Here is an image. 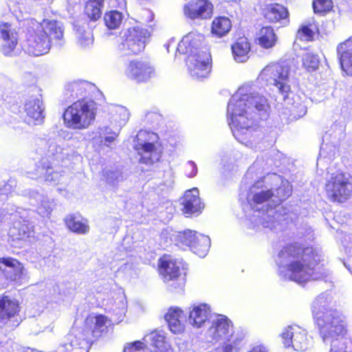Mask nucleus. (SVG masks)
Segmentation results:
<instances>
[{"instance_id":"obj_1","label":"nucleus","mask_w":352,"mask_h":352,"mask_svg":"<svg viewBox=\"0 0 352 352\" xmlns=\"http://www.w3.org/2000/svg\"><path fill=\"white\" fill-rule=\"evenodd\" d=\"M289 182L276 173L268 174L249 189L247 201L252 213L246 219L248 228L259 231L273 230L283 219L280 203L292 195Z\"/></svg>"},{"instance_id":"obj_2","label":"nucleus","mask_w":352,"mask_h":352,"mask_svg":"<svg viewBox=\"0 0 352 352\" xmlns=\"http://www.w3.org/2000/svg\"><path fill=\"white\" fill-rule=\"evenodd\" d=\"M268 109L267 99L251 85L239 87L230 100L227 111L234 138L247 146L256 147L262 137L256 122L267 117Z\"/></svg>"},{"instance_id":"obj_3","label":"nucleus","mask_w":352,"mask_h":352,"mask_svg":"<svg viewBox=\"0 0 352 352\" xmlns=\"http://www.w3.org/2000/svg\"><path fill=\"white\" fill-rule=\"evenodd\" d=\"M322 255L312 247L302 248L289 244L279 252L276 259L279 276L303 284L327 277L329 271L320 264Z\"/></svg>"},{"instance_id":"obj_4","label":"nucleus","mask_w":352,"mask_h":352,"mask_svg":"<svg viewBox=\"0 0 352 352\" xmlns=\"http://www.w3.org/2000/svg\"><path fill=\"white\" fill-rule=\"evenodd\" d=\"M332 298L323 293L314 300L311 307L312 314L319 327L320 333L324 334L326 337L332 330L342 332L345 327L343 316L332 309Z\"/></svg>"},{"instance_id":"obj_5","label":"nucleus","mask_w":352,"mask_h":352,"mask_svg":"<svg viewBox=\"0 0 352 352\" xmlns=\"http://www.w3.org/2000/svg\"><path fill=\"white\" fill-rule=\"evenodd\" d=\"M206 336L211 342H221L223 352H237L244 338L243 333L234 331L232 322L223 315H218L212 320Z\"/></svg>"},{"instance_id":"obj_6","label":"nucleus","mask_w":352,"mask_h":352,"mask_svg":"<svg viewBox=\"0 0 352 352\" xmlns=\"http://www.w3.org/2000/svg\"><path fill=\"white\" fill-rule=\"evenodd\" d=\"M97 112L98 105L93 100H78L65 109V125L74 130L87 129L94 123Z\"/></svg>"},{"instance_id":"obj_7","label":"nucleus","mask_w":352,"mask_h":352,"mask_svg":"<svg viewBox=\"0 0 352 352\" xmlns=\"http://www.w3.org/2000/svg\"><path fill=\"white\" fill-rule=\"evenodd\" d=\"M30 213V210L17 208L10 214L13 224L9 230L8 236L13 246L21 248L26 242L34 239L33 226L29 219Z\"/></svg>"},{"instance_id":"obj_8","label":"nucleus","mask_w":352,"mask_h":352,"mask_svg":"<svg viewBox=\"0 0 352 352\" xmlns=\"http://www.w3.org/2000/svg\"><path fill=\"white\" fill-rule=\"evenodd\" d=\"M186 263L181 258L164 255L159 261L160 273L166 283L173 282L170 286L175 291L182 290L186 274Z\"/></svg>"},{"instance_id":"obj_9","label":"nucleus","mask_w":352,"mask_h":352,"mask_svg":"<svg viewBox=\"0 0 352 352\" xmlns=\"http://www.w3.org/2000/svg\"><path fill=\"white\" fill-rule=\"evenodd\" d=\"M157 135L147 131H140L136 135L134 148L140 155V162L151 166L157 162L161 157V150L155 142Z\"/></svg>"},{"instance_id":"obj_10","label":"nucleus","mask_w":352,"mask_h":352,"mask_svg":"<svg viewBox=\"0 0 352 352\" xmlns=\"http://www.w3.org/2000/svg\"><path fill=\"white\" fill-rule=\"evenodd\" d=\"M259 79L276 87L284 100L290 91L289 67L286 64L274 63L266 66L261 72Z\"/></svg>"},{"instance_id":"obj_11","label":"nucleus","mask_w":352,"mask_h":352,"mask_svg":"<svg viewBox=\"0 0 352 352\" xmlns=\"http://www.w3.org/2000/svg\"><path fill=\"white\" fill-rule=\"evenodd\" d=\"M327 198L334 202L344 203L352 194V177L348 173H332L325 184Z\"/></svg>"},{"instance_id":"obj_12","label":"nucleus","mask_w":352,"mask_h":352,"mask_svg":"<svg viewBox=\"0 0 352 352\" xmlns=\"http://www.w3.org/2000/svg\"><path fill=\"white\" fill-rule=\"evenodd\" d=\"M122 73L127 80L136 83L146 82L156 76L155 69L150 62L138 58L127 61Z\"/></svg>"},{"instance_id":"obj_13","label":"nucleus","mask_w":352,"mask_h":352,"mask_svg":"<svg viewBox=\"0 0 352 352\" xmlns=\"http://www.w3.org/2000/svg\"><path fill=\"white\" fill-rule=\"evenodd\" d=\"M34 21L28 30L26 39L23 45L24 51L30 55L38 56L47 54L50 49V41L46 34L38 30Z\"/></svg>"},{"instance_id":"obj_14","label":"nucleus","mask_w":352,"mask_h":352,"mask_svg":"<svg viewBox=\"0 0 352 352\" xmlns=\"http://www.w3.org/2000/svg\"><path fill=\"white\" fill-rule=\"evenodd\" d=\"M285 347H292L296 351H305L312 345V338L307 331L298 325H290L285 328L281 333Z\"/></svg>"},{"instance_id":"obj_15","label":"nucleus","mask_w":352,"mask_h":352,"mask_svg":"<svg viewBox=\"0 0 352 352\" xmlns=\"http://www.w3.org/2000/svg\"><path fill=\"white\" fill-rule=\"evenodd\" d=\"M212 59L207 51L190 54L186 59L188 73L195 79H203L208 76L211 69Z\"/></svg>"},{"instance_id":"obj_16","label":"nucleus","mask_w":352,"mask_h":352,"mask_svg":"<svg viewBox=\"0 0 352 352\" xmlns=\"http://www.w3.org/2000/svg\"><path fill=\"white\" fill-rule=\"evenodd\" d=\"M345 125L342 123H334L326 133L322 139L320 151V157L331 158L336 153L337 148L345 137Z\"/></svg>"},{"instance_id":"obj_17","label":"nucleus","mask_w":352,"mask_h":352,"mask_svg":"<svg viewBox=\"0 0 352 352\" xmlns=\"http://www.w3.org/2000/svg\"><path fill=\"white\" fill-rule=\"evenodd\" d=\"M186 19L199 21L210 19L213 13V5L208 0H191L183 6Z\"/></svg>"},{"instance_id":"obj_18","label":"nucleus","mask_w":352,"mask_h":352,"mask_svg":"<svg viewBox=\"0 0 352 352\" xmlns=\"http://www.w3.org/2000/svg\"><path fill=\"white\" fill-rule=\"evenodd\" d=\"M90 342L83 329L72 328L64 342L59 346L60 352H89Z\"/></svg>"},{"instance_id":"obj_19","label":"nucleus","mask_w":352,"mask_h":352,"mask_svg":"<svg viewBox=\"0 0 352 352\" xmlns=\"http://www.w3.org/2000/svg\"><path fill=\"white\" fill-rule=\"evenodd\" d=\"M181 242L199 257H204L210 246V239L208 236L197 233L192 230H186L179 236Z\"/></svg>"},{"instance_id":"obj_20","label":"nucleus","mask_w":352,"mask_h":352,"mask_svg":"<svg viewBox=\"0 0 352 352\" xmlns=\"http://www.w3.org/2000/svg\"><path fill=\"white\" fill-rule=\"evenodd\" d=\"M17 300L6 296L0 298V327L4 325L11 328L17 327L21 322Z\"/></svg>"},{"instance_id":"obj_21","label":"nucleus","mask_w":352,"mask_h":352,"mask_svg":"<svg viewBox=\"0 0 352 352\" xmlns=\"http://www.w3.org/2000/svg\"><path fill=\"white\" fill-rule=\"evenodd\" d=\"M0 272L8 281L22 284L25 280L26 270L23 263L16 258H0Z\"/></svg>"},{"instance_id":"obj_22","label":"nucleus","mask_w":352,"mask_h":352,"mask_svg":"<svg viewBox=\"0 0 352 352\" xmlns=\"http://www.w3.org/2000/svg\"><path fill=\"white\" fill-rule=\"evenodd\" d=\"M110 324L111 320L104 315H89L85 319L82 326H78L75 324L72 328L83 329V331L88 336L91 346L93 342L91 337L100 336L101 333L105 331Z\"/></svg>"},{"instance_id":"obj_23","label":"nucleus","mask_w":352,"mask_h":352,"mask_svg":"<svg viewBox=\"0 0 352 352\" xmlns=\"http://www.w3.org/2000/svg\"><path fill=\"white\" fill-rule=\"evenodd\" d=\"M263 8V14L265 19L270 23H279L280 26H286L289 23V14L285 6L278 3L265 5V0H260Z\"/></svg>"},{"instance_id":"obj_24","label":"nucleus","mask_w":352,"mask_h":352,"mask_svg":"<svg viewBox=\"0 0 352 352\" xmlns=\"http://www.w3.org/2000/svg\"><path fill=\"white\" fill-rule=\"evenodd\" d=\"M122 36L126 41L130 52L132 54H137L140 53L145 47L146 42L150 34L146 29L137 27L129 29Z\"/></svg>"},{"instance_id":"obj_25","label":"nucleus","mask_w":352,"mask_h":352,"mask_svg":"<svg viewBox=\"0 0 352 352\" xmlns=\"http://www.w3.org/2000/svg\"><path fill=\"white\" fill-rule=\"evenodd\" d=\"M34 26L38 30L46 34L50 43L54 42L58 45H63V28L60 23L55 20L44 19L41 23L34 21Z\"/></svg>"},{"instance_id":"obj_26","label":"nucleus","mask_w":352,"mask_h":352,"mask_svg":"<svg viewBox=\"0 0 352 352\" xmlns=\"http://www.w3.org/2000/svg\"><path fill=\"white\" fill-rule=\"evenodd\" d=\"M210 315L211 309L209 305L206 303L193 305L189 308L187 321L194 328L200 329L210 319Z\"/></svg>"},{"instance_id":"obj_27","label":"nucleus","mask_w":352,"mask_h":352,"mask_svg":"<svg viewBox=\"0 0 352 352\" xmlns=\"http://www.w3.org/2000/svg\"><path fill=\"white\" fill-rule=\"evenodd\" d=\"M204 41V36L197 32H190L183 37L178 43L177 52L190 55L199 52L207 51L200 48Z\"/></svg>"},{"instance_id":"obj_28","label":"nucleus","mask_w":352,"mask_h":352,"mask_svg":"<svg viewBox=\"0 0 352 352\" xmlns=\"http://www.w3.org/2000/svg\"><path fill=\"white\" fill-rule=\"evenodd\" d=\"M44 108L41 96H31L25 103L27 121L30 124H39L44 119Z\"/></svg>"},{"instance_id":"obj_29","label":"nucleus","mask_w":352,"mask_h":352,"mask_svg":"<svg viewBox=\"0 0 352 352\" xmlns=\"http://www.w3.org/2000/svg\"><path fill=\"white\" fill-rule=\"evenodd\" d=\"M182 211L186 215L199 214L204 208V204L201 201L199 190L192 188L185 192L182 199Z\"/></svg>"},{"instance_id":"obj_30","label":"nucleus","mask_w":352,"mask_h":352,"mask_svg":"<svg viewBox=\"0 0 352 352\" xmlns=\"http://www.w3.org/2000/svg\"><path fill=\"white\" fill-rule=\"evenodd\" d=\"M345 327L342 332H337L332 330L329 331L327 337L324 334L321 333L320 336L324 344L330 345L329 352H349L348 351V344L350 343L349 340L345 337Z\"/></svg>"},{"instance_id":"obj_31","label":"nucleus","mask_w":352,"mask_h":352,"mask_svg":"<svg viewBox=\"0 0 352 352\" xmlns=\"http://www.w3.org/2000/svg\"><path fill=\"white\" fill-rule=\"evenodd\" d=\"M0 34L3 41L1 47L3 54L6 56L12 55L17 45L16 32L11 28L10 24L3 23L0 25Z\"/></svg>"},{"instance_id":"obj_32","label":"nucleus","mask_w":352,"mask_h":352,"mask_svg":"<svg viewBox=\"0 0 352 352\" xmlns=\"http://www.w3.org/2000/svg\"><path fill=\"white\" fill-rule=\"evenodd\" d=\"M110 125L113 128L122 129L129 121L130 113L121 105L112 104L109 107Z\"/></svg>"},{"instance_id":"obj_33","label":"nucleus","mask_w":352,"mask_h":352,"mask_svg":"<svg viewBox=\"0 0 352 352\" xmlns=\"http://www.w3.org/2000/svg\"><path fill=\"white\" fill-rule=\"evenodd\" d=\"M30 199L36 203V212L43 217H50L55 204L53 199L38 192H32Z\"/></svg>"},{"instance_id":"obj_34","label":"nucleus","mask_w":352,"mask_h":352,"mask_svg":"<svg viewBox=\"0 0 352 352\" xmlns=\"http://www.w3.org/2000/svg\"><path fill=\"white\" fill-rule=\"evenodd\" d=\"M107 311L115 316V320H120L126 311V302L122 293H118L113 298L107 300L105 304Z\"/></svg>"},{"instance_id":"obj_35","label":"nucleus","mask_w":352,"mask_h":352,"mask_svg":"<svg viewBox=\"0 0 352 352\" xmlns=\"http://www.w3.org/2000/svg\"><path fill=\"white\" fill-rule=\"evenodd\" d=\"M41 146L47 160L60 161L63 160L66 156L64 152L65 149L54 140H41Z\"/></svg>"},{"instance_id":"obj_36","label":"nucleus","mask_w":352,"mask_h":352,"mask_svg":"<svg viewBox=\"0 0 352 352\" xmlns=\"http://www.w3.org/2000/svg\"><path fill=\"white\" fill-rule=\"evenodd\" d=\"M183 312L178 307H171L165 315L170 330L174 333H180L184 330Z\"/></svg>"},{"instance_id":"obj_37","label":"nucleus","mask_w":352,"mask_h":352,"mask_svg":"<svg viewBox=\"0 0 352 352\" xmlns=\"http://www.w3.org/2000/svg\"><path fill=\"white\" fill-rule=\"evenodd\" d=\"M350 42L346 41L340 43L337 47L340 63L342 70L352 76V49L349 48Z\"/></svg>"},{"instance_id":"obj_38","label":"nucleus","mask_w":352,"mask_h":352,"mask_svg":"<svg viewBox=\"0 0 352 352\" xmlns=\"http://www.w3.org/2000/svg\"><path fill=\"white\" fill-rule=\"evenodd\" d=\"M250 45L247 38H239L232 45L233 58L238 63H244L249 58Z\"/></svg>"},{"instance_id":"obj_39","label":"nucleus","mask_w":352,"mask_h":352,"mask_svg":"<svg viewBox=\"0 0 352 352\" xmlns=\"http://www.w3.org/2000/svg\"><path fill=\"white\" fill-rule=\"evenodd\" d=\"M43 167H38L36 169L35 173H32L35 177L43 176L46 182H50L54 184H57L63 182L64 180V175L58 170H54L52 166L50 165H45V162H43Z\"/></svg>"},{"instance_id":"obj_40","label":"nucleus","mask_w":352,"mask_h":352,"mask_svg":"<svg viewBox=\"0 0 352 352\" xmlns=\"http://www.w3.org/2000/svg\"><path fill=\"white\" fill-rule=\"evenodd\" d=\"M76 37L77 43L82 48H87L92 46L94 37L91 30L87 24L82 25H75Z\"/></svg>"},{"instance_id":"obj_41","label":"nucleus","mask_w":352,"mask_h":352,"mask_svg":"<svg viewBox=\"0 0 352 352\" xmlns=\"http://www.w3.org/2000/svg\"><path fill=\"white\" fill-rule=\"evenodd\" d=\"M67 228L78 234H86L89 230L87 221L80 215H69L65 219Z\"/></svg>"},{"instance_id":"obj_42","label":"nucleus","mask_w":352,"mask_h":352,"mask_svg":"<svg viewBox=\"0 0 352 352\" xmlns=\"http://www.w3.org/2000/svg\"><path fill=\"white\" fill-rule=\"evenodd\" d=\"M277 41V36L274 29L270 26L263 27L260 30L258 43L266 49L272 47Z\"/></svg>"},{"instance_id":"obj_43","label":"nucleus","mask_w":352,"mask_h":352,"mask_svg":"<svg viewBox=\"0 0 352 352\" xmlns=\"http://www.w3.org/2000/svg\"><path fill=\"white\" fill-rule=\"evenodd\" d=\"M231 27V21L228 17H217L212 22V33L219 37H221L230 30Z\"/></svg>"},{"instance_id":"obj_44","label":"nucleus","mask_w":352,"mask_h":352,"mask_svg":"<svg viewBox=\"0 0 352 352\" xmlns=\"http://www.w3.org/2000/svg\"><path fill=\"white\" fill-rule=\"evenodd\" d=\"M89 84L87 82H72L66 87L68 98L76 99L85 96Z\"/></svg>"},{"instance_id":"obj_45","label":"nucleus","mask_w":352,"mask_h":352,"mask_svg":"<svg viewBox=\"0 0 352 352\" xmlns=\"http://www.w3.org/2000/svg\"><path fill=\"white\" fill-rule=\"evenodd\" d=\"M104 0H89L85 7V12L93 21L100 18L104 8Z\"/></svg>"},{"instance_id":"obj_46","label":"nucleus","mask_w":352,"mask_h":352,"mask_svg":"<svg viewBox=\"0 0 352 352\" xmlns=\"http://www.w3.org/2000/svg\"><path fill=\"white\" fill-rule=\"evenodd\" d=\"M146 343L155 346L160 351L167 350L168 344L165 342V336L162 331H153L144 338Z\"/></svg>"},{"instance_id":"obj_47","label":"nucleus","mask_w":352,"mask_h":352,"mask_svg":"<svg viewBox=\"0 0 352 352\" xmlns=\"http://www.w3.org/2000/svg\"><path fill=\"white\" fill-rule=\"evenodd\" d=\"M318 30L317 26L314 21H309L301 25L297 33V37L300 40L309 41L313 38V36Z\"/></svg>"},{"instance_id":"obj_48","label":"nucleus","mask_w":352,"mask_h":352,"mask_svg":"<svg viewBox=\"0 0 352 352\" xmlns=\"http://www.w3.org/2000/svg\"><path fill=\"white\" fill-rule=\"evenodd\" d=\"M104 23L109 29H116L122 23V15L118 11H111L105 14Z\"/></svg>"},{"instance_id":"obj_49","label":"nucleus","mask_w":352,"mask_h":352,"mask_svg":"<svg viewBox=\"0 0 352 352\" xmlns=\"http://www.w3.org/2000/svg\"><path fill=\"white\" fill-rule=\"evenodd\" d=\"M303 67L308 72H313L319 66L318 56L311 52H306L302 57Z\"/></svg>"},{"instance_id":"obj_50","label":"nucleus","mask_w":352,"mask_h":352,"mask_svg":"<svg viewBox=\"0 0 352 352\" xmlns=\"http://www.w3.org/2000/svg\"><path fill=\"white\" fill-rule=\"evenodd\" d=\"M312 6L315 13L323 14L332 9L333 2L331 0H313Z\"/></svg>"},{"instance_id":"obj_51","label":"nucleus","mask_w":352,"mask_h":352,"mask_svg":"<svg viewBox=\"0 0 352 352\" xmlns=\"http://www.w3.org/2000/svg\"><path fill=\"white\" fill-rule=\"evenodd\" d=\"M146 348L145 342L135 341L127 343L124 348L123 352H144Z\"/></svg>"},{"instance_id":"obj_52","label":"nucleus","mask_w":352,"mask_h":352,"mask_svg":"<svg viewBox=\"0 0 352 352\" xmlns=\"http://www.w3.org/2000/svg\"><path fill=\"white\" fill-rule=\"evenodd\" d=\"M128 45L126 44V41L124 38H123V36L120 38L119 43L117 47V53L120 56H126L131 54L132 52H130V50L128 49Z\"/></svg>"},{"instance_id":"obj_53","label":"nucleus","mask_w":352,"mask_h":352,"mask_svg":"<svg viewBox=\"0 0 352 352\" xmlns=\"http://www.w3.org/2000/svg\"><path fill=\"white\" fill-rule=\"evenodd\" d=\"M186 175L188 177H194L198 173L196 164L192 161H188L185 166Z\"/></svg>"},{"instance_id":"obj_54","label":"nucleus","mask_w":352,"mask_h":352,"mask_svg":"<svg viewBox=\"0 0 352 352\" xmlns=\"http://www.w3.org/2000/svg\"><path fill=\"white\" fill-rule=\"evenodd\" d=\"M300 107H301L300 112L299 113H297L296 112L295 107L292 106L289 109L290 114L288 116V117H285V118L288 120L289 121H292L294 120H296V119L300 118L301 116H302L305 113L306 111H305L304 107L302 106Z\"/></svg>"},{"instance_id":"obj_55","label":"nucleus","mask_w":352,"mask_h":352,"mask_svg":"<svg viewBox=\"0 0 352 352\" xmlns=\"http://www.w3.org/2000/svg\"><path fill=\"white\" fill-rule=\"evenodd\" d=\"M111 126L110 125V126H105L100 127L99 128L100 136L111 135H113L114 133H116V132H118V134L120 133L121 129H118V128L112 129Z\"/></svg>"},{"instance_id":"obj_56","label":"nucleus","mask_w":352,"mask_h":352,"mask_svg":"<svg viewBox=\"0 0 352 352\" xmlns=\"http://www.w3.org/2000/svg\"><path fill=\"white\" fill-rule=\"evenodd\" d=\"M101 139L103 138V140H101L100 142H103L104 146L107 147H111V144L114 142V141L118 137V132L114 133L113 135H102L100 136Z\"/></svg>"},{"instance_id":"obj_57","label":"nucleus","mask_w":352,"mask_h":352,"mask_svg":"<svg viewBox=\"0 0 352 352\" xmlns=\"http://www.w3.org/2000/svg\"><path fill=\"white\" fill-rule=\"evenodd\" d=\"M10 213L5 211V209H0V235L3 232V230L2 228V222L8 219V216H10Z\"/></svg>"},{"instance_id":"obj_58","label":"nucleus","mask_w":352,"mask_h":352,"mask_svg":"<svg viewBox=\"0 0 352 352\" xmlns=\"http://www.w3.org/2000/svg\"><path fill=\"white\" fill-rule=\"evenodd\" d=\"M248 352H267V349L261 345H258L253 347L251 350Z\"/></svg>"},{"instance_id":"obj_59","label":"nucleus","mask_w":352,"mask_h":352,"mask_svg":"<svg viewBox=\"0 0 352 352\" xmlns=\"http://www.w3.org/2000/svg\"><path fill=\"white\" fill-rule=\"evenodd\" d=\"M14 184V181H10L8 184H7L6 185H5L4 186V189H3V191L4 192H6L7 190H8L9 187H11L12 186V184Z\"/></svg>"},{"instance_id":"obj_60","label":"nucleus","mask_w":352,"mask_h":352,"mask_svg":"<svg viewBox=\"0 0 352 352\" xmlns=\"http://www.w3.org/2000/svg\"><path fill=\"white\" fill-rule=\"evenodd\" d=\"M174 42V40L173 39H171L170 41H169L167 43L164 44V47H166L167 52H169V47L170 45V43H173Z\"/></svg>"},{"instance_id":"obj_61","label":"nucleus","mask_w":352,"mask_h":352,"mask_svg":"<svg viewBox=\"0 0 352 352\" xmlns=\"http://www.w3.org/2000/svg\"><path fill=\"white\" fill-rule=\"evenodd\" d=\"M114 174H115V175H118V174H119V173H118V172H116V173H115Z\"/></svg>"}]
</instances>
